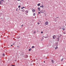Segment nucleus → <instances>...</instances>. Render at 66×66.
Returning a JSON list of instances; mask_svg holds the SVG:
<instances>
[{"mask_svg": "<svg viewBox=\"0 0 66 66\" xmlns=\"http://www.w3.org/2000/svg\"><path fill=\"white\" fill-rule=\"evenodd\" d=\"M44 63H45V61H44Z\"/></svg>", "mask_w": 66, "mask_h": 66, "instance_id": "nucleus-35", "label": "nucleus"}, {"mask_svg": "<svg viewBox=\"0 0 66 66\" xmlns=\"http://www.w3.org/2000/svg\"><path fill=\"white\" fill-rule=\"evenodd\" d=\"M44 38H47V37H44Z\"/></svg>", "mask_w": 66, "mask_h": 66, "instance_id": "nucleus-24", "label": "nucleus"}, {"mask_svg": "<svg viewBox=\"0 0 66 66\" xmlns=\"http://www.w3.org/2000/svg\"><path fill=\"white\" fill-rule=\"evenodd\" d=\"M40 4L39 3V4H38L37 6H40Z\"/></svg>", "mask_w": 66, "mask_h": 66, "instance_id": "nucleus-7", "label": "nucleus"}, {"mask_svg": "<svg viewBox=\"0 0 66 66\" xmlns=\"http://www.w3.org/2000/svg\"><path fill=\"white\" fill-rule=\"evenodd\" d=\"M18 1H20V0H18Z\"/></svg>", "mask_w": 66, "mask_h": 66, "instance_id": "nucleus-34", "label": "nucleus"}, {"mask_svg": "<svg viewBox=\"0 0 66 66\" xmlns=\"http://www.w3.org/2000/svg\"><path fill=\"white\" fill-rule=\"evenodd\" d=\"M1 2H2V1H0V5H1V4H2Z\"/></svg>", "mask_w": 66, "mask_h": 66, "instance_id": "nucleus-14", "label": "nucleus"}, {"mask_svg": "<svg viewBox=\"0 0 66 66\" xmlns=\"http://www.w3.org/2000/svg\"><path fill=\"white\" fill-rule=\"evenodd\" d=\"M15 66L14 65H12V66Z\"/></svg>", "mask_w": 66, "mask_h": 66, "instance_id": "nucleus-32", "label": "nucleus"}, {"mask_svg": "<svg viewBox=\"0 0 66 66\" xmlns=\"http://www.w3.org/2000/svg\"><path fill=\"white\" fill-rule=\"evenodd\" d=\"M3 56H5V54H3Z\"/></svg>", "mask_w": 66, "mask_h": 66, "instance_id": "nucleus-16", "label": "nucleus"}, {"mask_svg": "<svg viewBox=\"0 0 66 66\" xmlns=\"http://www.w3.org/2000/svg\"><path fill=\"white\" fill-rule=\"evenodd\" d=\"M17 9H17L16 10V11H18Z\"/></svg>", "mask_w": 66, "mask_h": 66, "instance_id": "nucleus-29", "label": "nucleus"}, {"mask_svg": "<svg viewBox=\"0 0 66 66\" xmlns=\"http://www.w3.org/2000/svg\"><path fill=\"white\" fill-rule=\"evenodd\" d=\"M21 9H23V8L22 7L21 8Z\"/></svg>", "mask_w": 66, "mask_h": 66, "instance_id": "nucleus-31", "label": "nucleus"}, {"mask_svg": "<svg viewBox=\"0 0 66 66\" xmlns=\"http://www.w3.org/2000/svg\"><path fill=\"white\" fill-rule=\"evenodd\" d=\"M23 26V25H22L21 26V27H22V26Z\"/></svg>", "mask_w": 66, "mask_h": 66, "instance_id": "nucleus-27", "label": "nucleus"}, {"mask_svg": "<svg viewBox=\"0 0 66 66\" xmlns=\"http://www.w3.org/2000/svg\"><path fill=\"white\" fill-rule=\"evenodd\" d=\"M31 49H30L29 50V51H30Z\"/></svg>", "mask_w": 66, "mask_h": 66, "instance_id": "nucleus-20", "label": "nucleus"}, {"mask_svg": "<svg viewBox=\"0 0 66 66\" xmlns=\"http://www.w3.org/2000/svg\"><path fill=\"white\" fill-rule=\"evenodd\" d=\"M63 34H65V33H64V32H63Z\"/></svg>", "mask_w": 66, "mask_h": 66, "instance_id": "nucleus-28", "label": "nucleus"}, {"mask_svg": "<svg viewBox=\"0 0 66 66\" xmlns=\"http://www.w3.org/2000/svg\"><path fill=\"white\" fill-rule=\"evenodd\" d=\"M26 13H28V11H26Z\"/></svg>", "mask_w": 66, "mask_h": 66, "instance_id": "nucleus-10", "label": "nucleus"}, {"mask_svg": "<svg viewBox=\"0 0 66 66\" xmlns=\"http://www.w3.org/2000/svg\"><path fill=\"white\" fill-rule=\"evenodd\" d=\"M34 34H35L36 33V31H34Z\"/></svg>", "mask_w": 66, "mask_h": 66, "instance_id": "nucleus-23", "label": "nucleus"}, {"mask_svg": "<svg viewBox=\"0 0 66 66\" xmlns=\"http://www.w3.org/2000/svg\"><path fill=\"white\" fill-rule=\"evenodd\" d=\"M35 13H34L33 15L34 16H35Z\"/></svg>", "mask_w": 66, "mask_h": 66, "instance_id": "nucleus-15", "label": "nucleus"}, {"mask_svg": "<svg viewBox=\"0 0 66 66\" xmlns=\"http://www.w3.org/2000/svg\"><path fill=\"white\" fill-rule=\"evenodd\" d=\"M37 32H38V31H37Z\"/></svg>", "mask_w": 66, "mask_h": 66, "instance_id": "nucleus-40", "label": "nucleus"}, {"mask_svg": "<svg viewBox=\"0 0 66 66\" xmlns=\"http://www.w3.org/2000/svg\"><path fill=\"white\" fill-rule=\"evenodd\" d=\"M63 59H62L61 60V61H63Z\"/></svg>", "mask_w": 66, "mask_h": 66, "instance_id": "nucleus-26", "label": "nucleus"}, {"mask_svg": "<svg viewBox=\"0 0 66 66\" xmlns=\"http://www.w3.org/2000/svg\"><path fill=\"white\" fill-rule=\"evenodd\" d=\"M37 24H39V23L38 22L37 23Z\"/></svg>", "mask_w": 66, "mask_h": 66, "instance_id": "nucleus-22", "label": "nucleus"}, {"mask_svg": "<svg viewBox=\"0 0 66 66\" xmlns=\"http://www.w3.org/2000/svg\"><path fill=\"white\" fill-rule=\"evenodd\" d=\"M34 46H33L32 47H31V48H34Z\"/></svg>", "mask_w": 66, "mask_h": 66, "instance_id": "nucleus-21", "label": "nucleus"}, {"mask_svg": "<svg viewBox=\"0 0 66 66\" xmlns=\"http://www.w3.org/2000/svg\"><path fill=\"white\" fill-rule=\"evenodd\" d=\"M22 8H24V7H22Z\"/></svg>", "mask_w": 66, "mask_h": 66, "instance_id": "nucleus-30", "label": "nucleus"}, {"mask_svg": "<svg viewBox=\"0 0 66 66\" xmlns=\"http://www.w3.org/2000/svg\"><path fill=\"white\" fill-rule=\"evenodd\" d=\"M57 41H59V37L57 38Z\"/></svg>", "mask_w": 66, "mask_h": 66, "instance_id": "nucleus-4", "label": "nucleus"}, {"mask_svg": "<svg viewBox=\"0 0 66 66\" xmlns=\"http://www.w3.org/2000/svg\"><path fill=\"white\" fill-rule=\"evenodd\" d=\"M32 12H35V10L34 9L32 11Z\"/></svg>", "mask_w": 66, "mask_h": 66, "instance_id": "nucleus-6", "label": "nucleus"}, {"mask_svg": "<svg viewBox=\"0 0 66 66\" xmlns=\"http://www.w3.org/2000/svg\"><path fill=\"white\" fill-rule=\"evenodd\" d=\"M40 13H44V10H42L40 11Z\"/></svg>", "mask_w": 66, "mask_h": 66, "instance_id": "nucleus-3", "label": "nucleus"}, {"mask_svg": "<svg viewBox=\"0 0 66 66\" xmlns=\"http://www.w3.org/2000/svg\"><path fill=\"white\" fill-rule=\"evenodd\" d=\"M58 48V47H55V50H56V49Z\"/></svg>", "mask_w": 66, "mask_h": 66, "instance_id": "nucleus-12", "label": "nucleus"}, {"mask_svg": "<svg viewBox=\"0 0 66 66\" xmlns=\"http://www.w3.org/2000/svg\"><path fill=\"white\" fill-rule=\"evenodd\" d=\"M43 33V32H42H42H41V33H42V34Z\"/></svg>", "mask_w": 66, "mask_h": 66, "instance_id": "nucleus-25", "label": "nucleus"}, {"mask_svg": "<svg viewBox=\"0 0 66 66\" xmlns=\"http://www.w3.org/2000/svg\"><path fill=\"white\" fill-rule=\"evenodd\" d=\"M51 62H52V63H53V60H51Z\"/></svg>", "mask_w": 66, "mask_h": 66, "instance_id": "nucleus-9", "label": "nucleus"}, {"mask_svg": "<svg viewBox=\"0 0 66 66\" xmlns=\"http://www.w3.org/2000/svg\"><path fill=\"white\" fill-rule=\"evenodd\" d=\"M44 11V12H45V11Z\"/></svg>", "mask_w": 66, "mask_h": 66, "instance_id": "nucleus-38", "label": "nucleus"}, {"mask_svg": "<svg viewBox=\"0 0 66 66\" xmlns=\"http://www.w3.org/2000/svg\"><path fill=\"white\" fill-rule=\"evenodd\" d=\"M4 0H0V1L3 2L4 1Z\"/></svg>", "mask_w": 66, "mask_h": 66, "instance_id": "nucleus-13", "label": "nucleus"}, {"mask_svg": "<svg viewBox=\"0 0 66 66\" xmlns=\"http://www.w3.org/2000/svg\"><path fill=\"white\" fill-rule=\"evenodd\" d=\"M19 9V10H20V9Z\"/></svg>", "mask_w": 66, "mask_h": 66, "instance_id": "nucleus-39", "label": "nucleus"}, {"mask_svg": "<svg viewBox=\"0 0 66 66\" xmlns=\"http://www.w3.org/2000/svg\"><path fill=\"white\" fill-rule=\"evenodd\" d=\"M22 11L23 12H24L25 11V10L24 9H23L22 10Z\"/></svg>", "mask_w": 66, "mask_h": 66, "instance_id": "nucleus-11", "label": "nucleus"}, {"mask_svg": "<svg viewBox=\"0 0 66 66\" xmlns=\"http://www.w3.org/2000/svg\"><path fill=\"white\" fill-rule=\"evenodd\" d=\"M20 6H18V8H20Z\"/></svg>", "mask_w": 66, "mask_h": 66, "instance_id": "nucleus-17", "label": "nucleus"}, {"mask_svg": "<svg viewBox=\"0 0 66 66\" xmlns=\"http://www.w3.org/2000/svg\"><path fill=\"white\" fill-rule=\"evenodd\" d=\"M53 39H55V38H56V36L54 35L53 36Z\"/></svg>", "mask_w": 66, "mask_h": 66, "instance_id": "nucleus-2", "label": "nucleus"}, {"mask_svg": "<svg viewBox=\"0 0 66 66\" xmlns=\"http://www.w3.org/2000/svg\"><path fill=\"white\" fill-rule=\"evenodd\" d=\"M48 22L47 21L46 22H45V24L46 26L48 25Z\"/></svg>", "mask_w": 66, "mask_h": 66, "instance_id": "nucleus-1", "label": "nucleus"}, {"mask_svg": "<svg viewBox=\"0 0 66 66\" xmlns=\"http://www.w3.org/2000/svg\"><path fill=\"white\" fill-rule=\"evenodd\" d=\"M12 46V45H11V46Z\"/></svg>", "mask_w": 66, "mask_h": 66, "instance_id": "nucleus-33", "label": "nucleus"}, {"mask_svg": "<svg viewBox=\"0 0 66 66\" xmlns=\"http://www.w3.org/2000/svg\"><path fill=\"white\" fill-rule=\"evenodd\" d=\"M59 18V17H56V18Z\"/></svg>", "mask_w": 66, "mask_h": 66, "instance_id": "nucleus-36", "label": "nucleus"}, {"mask_svg": "<svg viewBox=\"0 0 66 66\" xmlns=\"http://www.w3.org/2000/svg\"><path fill=\"white\" fill-rule=\"evenodd\" d=\"M38 10L39 11H40V7H38Z\"/></svg>", "mask_w": 66, "mask_h": 66, "instance_id": "nucleus-8", "label": "nucleus"}, {"mask_svg": "<svg viewBox=\"0 0 66 66\" xmlns=\"http://www.w3.org/2000/svg\"><path fill=\"white\" fill-rule=\"evenodd\" d=\"M40 13H41V12H38V13L39 14H40Z\"/></svg>", "mask_w": 66, "mask_h": 66, "instance_id": "nucleus-19", "label": "nucleus"}, {"mask_svg": "<svg viewBox=\"0 0 66 66\" xmlns=\"http://www.w3.org/2000/svg\"><path fill=\"white\" fill-rule=\"evenodd\" d=\"M42 6H40V7H42V8H43V7H44V6L43 5H42Z\"/></svg>", "mask_w": 66, "mask_h": 66, "instance_id": "nucleus-5", "label": "nucleus"}, {"mask_svg": "<svg viewBox=\"0 0 66 66\" xmlns=\"http://www.w3.org/2000/svg\"><path fill=\"white\" fill-rule=\"evenodd\" d=\"M19 47V46H17V47Z\"/></svg>", "mask_w": 66, "mask_h": 66, "instance_id": "nucleus-37", "label": "nucleus"}, {"mask_svg": "<svg viewBox=\"0 0 66 66\" xmlns=\"http://www.w3.org/2000/svg\"><path fill=\"white\" fill-rule=\"evenodd\" d=\"M63 29V31L65 30V29Z\"/></svg>", "mask_w": 66, "mask_h": 66, "instance_id": "nucleus-18", "label": "nucleus"}]
</instances>
